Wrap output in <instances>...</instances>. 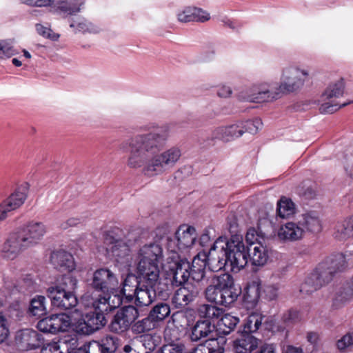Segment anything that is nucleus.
<instances>
[{
	"mask_svg": "<svg viewBox=\"0 0 353 353\" xmlns=\"http://www.w3.org/2000/svg\"><path fill=\"white\" fill-rule=\"evenodd\" d=\"M139 133L119 145L121 150L129 152L128 166L143 167V173L148 176L162 174L172 168L181 155L180 150L173 147L160 153L170 137V125L149 123L139 127Z\"/></svg>",
	"mask_w": 353,
	"mask_h": 353,
	"instance_id": "nucleus-1",
	"label": "nucleus"
},
{
	"mask_svg": "<svg viewBox=\"0 0 353 353\" xmlns=\"http://www.w3.org/2000/svg\"><path fill=\"white\" fill-rule=\"evenodd\" d=\"M77 283L76 277L63 274L47 288L46 295L50 302L48 313L54 310L60 312L52 313L39 320L37 325L39 331L57 334L68 330L71 325V319L63 311L73 309L78 304L76 292Z\"/></svg>",
	"mask_w": 353,
	"mask_h": 353,
	"instance_id": "nucleus-2",
	"label": "nucleus"
},
{
	"mask_svg": "<svg viewBox=\"0 0 353 353\" xmlns=\"http://www.w3.org/2000/svg\"><path fill=\"white\" fill-rule=\"evenodd\" d=\"M163 259V249L156 243L141 246L136 256V272L139 282L134 296L137 306H148L157 296L155 287L159 279L160 263Z\"/></svg>",
	"mask_w": 353,
	"mask_h": 353,
	"instance_id": "nucleus-3",
	"label": "nucleus"
},
{
	"mask_svg": "<svg viewBox=\"0 0 353 353\" xmlns=\"http://www.w3.org/2000/svg\"><path fill=\"white\" fill-rule=\"evenodd\" d=\"M308 76V72L300 70L299 68L288 66L283 69L280 79V84L272 87L271 84L262 83L254 85L249 93L242 97L245 101L254 103H261L277 99L281 94H288L299 90L304 85L305 79Z\"/></svg>",
	"mask_w": 353,
	"mask_h": 353,
	"instance_id": "nucleus-4",
	"label": "nucleus"
},
{
	"mask_svg": "<svg viewBox=\"0 0 353 353\" xmlns=\"http://www.w3.org/2000/svg\"><path fill=\"white\" fill-rule=\"evenodd\" d=\"M353 266V253H338L327 257L305 278L300 287L302 294H310L331 281L337 272Z\"/></svg>",
	"mask_w": 353,
	"mask_h": 353,
	"instance_id": "nucleus-5",
	"label": "nucleus"
},
{
	"mask_svg": "<svg viewBox=\"0 0 353 353\" xmlns=\"http://www.w3.org/2000/svg\"><path fill=\"white\" fill-rule=\"evenodd\" d=\"M268 250L261 241L253 248H245L244 243L237 247V249L232 252L230 257H226L219 263V268L225 271L238 272L244 268L250 262L255 267H262L268 261L269 258Z\"/></svg>",
	"mask_w": 353,
	"mask_h": 353,
	"instance_id": "nucleus-6",
	"label": "nucleus"
},
{
	"mask_svg": "<svg viewBox=\"0 0 353 353\" xmlns=\"http://www.w3.org/2000/svg\"><path fill=\"white\" fill-rule=\"evenodd\" d=\"M84 6L82 0H59L53 6L54 13L67 19L69 26L75 34H97L100 28L85 17L77 15Z\"/></svg>",
	"mask_w": 353,
	"mask_h": 353,
	"instance_id": "nucleus-7",
	"label": "nucleus"
},
{
	"mask_svg": "<svg viewBox=\"0 0 353 353\" xmlns=\"http://www.w3.org/2000/svg\"><path fill=\"white\" fill-rule=\"evenodd\" d=\"M263 318L261 314L252 312L239 325L233 341L235 353H251L258 347L261 341L254 334L260 329Z\"/></svg>",
	"mask_w": 353,
	"mask_h": 353,
	"instance_id": "nucleus-8",
	"label": "nucleus"
},
{
	"mask_svg": "<svg viewBox=\"0 0 353 353\" xmlns=\"http://www.w3.org/2000/svg\"><path fill=\"white\" fill-rule=\"evenodd\" d=\"M228 230L231 235L230 239L225 236H219L212 245V250H218V263H222L226 257H230L234 252L243 244V236L240 234L237 218L234 214H230L227 218Z\"/></svg>",
	"mask_w": 353,
	"mask_h": 353,
	"instance_id": "nucleus-9",
	"label": "nucleus"
},
{
	"mask_svg": "<svg viewBox=\"0 0 353 353\" xmlns=\"http://www.w3.org/2000/svg\"><path fill=\"white\" fill-rule=\"evenodd\" d=\"M214 252L218 253V250H212V246L208 252L203 251L199 252L194 258L192 263L189 262L190 269V278L196 282L203 281L206 275V268L214 272L215 270L210 267V263L214 261H217V258L214 257ZM219 263L217 262V268H219ZM218 270H220L218 268Z\"/></svg>",
	"mask_w": 353,
	"mask_h": 353,
	"instance_id": "nucleus-10",
	"label": "nucleus"
},
{
	"mask_svg": "<svg viewBox=\"0 0 353 353\" xmlns=\"http://www.w3.org/2000/svg\"><path fill=\"white\" fill-rule=\"evenodd\" d=\"M105 243L108 254L114 258L118 263H123L128 261L132 246L131 240L126 241L117 239L109 232L105 235Z\"/></svg>",
	"mask_w": 353,
	"mask_h": 353,
	"instance_id": "nucleus-11",
	"label": "nucleus"
},
{
	"mask_svg": "<svg viewBox=\"0 0 353 353\" xmlns=\"http://www.w3.org/2000/svg\"><path fill=\"white\" fill-rule=\"evenodd\" d=\"M88 282L92 289L103 294H108L114 290L118 283L116 275L108 268L95 270Z\"/></svg>",
	"mask_w": 353,
	"mask_h": 353,
	"instance_id": "nucleus-12",
	"label": "nucleus"
},
{
	"mask_svg": "<svg viewBox=\"0 0 353 353\" xmlns=\"http://www.w3.org/2000/svg\"><path fill=\"white\" fill-rule=\"evenodd\" d=\"M29 188L30 185L28 182L23 183L0 203V221L5 220L10 212L19 208L23 204L27 198Z\"/></svg>",
	"mask_w": 353,
	"mask_h": 353,
	"instance_id": "nucleus-13",
	"label": "nucleus"
},
{
	"mask_svg": "<svg viewBox=\"0 0 353 353\" xmlns=\"http://www.w3.org/2000/svg\"><path fill=\"white\" fill-rule=\"evenodd\" d=\"M226 272L219 274L218 286L221 289L223 305L228 307L237 300L242 290L239 285H235L234 278L228 273L229 271Z\"/></svg>",
	"mask_w": 353,
	"mask_h": 353,
	"instance_id": "nucleus-14",
	"label": "nucleus"
},
{
	"mask_svg": "<svg viewBox=\"0 0 353 353\" xmlns=\"http://www.w3.org/2000/svg\"><path fill=\"white\" fill-rule=\"evenodd\" d=\"M18 347L23 351L36 350L45 346V339L42 334L32 329L19 330L15 336Z\"/></svg>",
	"mask_w": 353,
	"mask_h": 353,
	"instance_id": "nucleus-15",
	"label": "nucleus"
},
{
	"mask_svg": "<svg viewBox=\"0 0 353 353\" xmlns=\"http://www.w3.org/2000/svg\"><path fill=\"white\" fill-rule=\"evenodd\" d=\"M215 325L209 319H199L191 328L190 339L192 342L207 343L212 342L215 338Z\"/></svg>",
	"mask_w": 353,
	"mask_h": 353,
	"instance_id": "nucleus-16",
	"label": "nucleus"
},
{
	"mask_svg": "<svg viewBox=\"0 0 353 353\" xmlns=\"http://www.w3.org/2000/svg\"><path fill=\"white\" fill-rule=\"evenodd\" d=\"M30 247L21 230L10 234L2 248L3 256L8 259H15L20 252Z\"/></svg>",
	"mask_w": 353,
	"mask_h": 353,
	"instance_id": "nucleus-17",
	"label": "nucleus"
},
{
	"mask_svg": "<svg viewBox=\"0 0 353 353\" xmlns=\"http://www.w3.org/2000/svg\"><path fill=\"white\" fill-rule=\"evenodd\" d=\"M189 261L187 259L178 258L172 263L168 265V270L165 272V274L170 276L172 282L175 283L176 287L190 283V273L188 272Z\"/></svg>",
	"mask_w": 353,
	"mask_h": 353,
	"instance_id": "nucleus-18",
	"label": "nucleus"
},
{
	"mask_svg": "<svg viewBox=\"0 0 353 353\" xmlns=\"http://www.w3.org/2000/svg\"><path fill=\"white\" fill-rule=\"evenodd\" d=\"M105 301L106 299L104 298L96 299L92 303L94 310L87 313L84 316L94 332L101 329L107 323L105 312L108 311V305H106Z\"/></svg>",
	"mask_w": 353,
	"mask_h": 353,
	"instance_id": "nucleus-19",
	"label": "nucleus"
},
{
	"mask_svg": "<svg viewBox=\"0 0 353 353\" xmlns=\"http://www.w3.org/2000/svg\"><path fill=\"white\" fill-rule=\"evenodd\" d=\"M198 295V290L192 283L180 285L172 297V303L175 308L183 309L194 301Z\"/></svg>",
	"mask_w": 353,
	"mask_h": 353,
	"instance_id": "nucleus-20",
	"label": "nucleus"
},
{
	"mask_svg": "<svg viewBox=\"0 0 353 353\" xmlns=\"http://www.w3.org/2000/svg\"><path fill=\"white\" fill-rule=\"evenodd\" d=\"M353 299V276L350 281L336 285L332 296V307L338 309Z\"/></svg>",
	"mask_w": 353,
	"mask_h": 353,
	"instance_id": "nucleus-21",
	"label": "nucleus"
},
{
	"mask_svg": "<svg viewBox=\"0 0 353 353\" xmlns=\"http://www.w3.org/2000/svg\"><path fill=\"white\" fill-rule=\"evenodd\" d=\"M88 345L90 353H115L120 345V340L117 336L108 335L99 341H92Z\"/></svg>",
	"mask_w": 353,
	"mask_h": 353,
	"instance_id": "nucleus-22",
	"label": "nucleus"
},
{
	"mask_svg": "<svg viewBox=\"0 0 353 353\" xmlns=\"http://www.w3.org/2000/svg\"><path fill=\"white\" fill-rule=\"evenodd\" d=\"M261 297V281L256 279L248 282L244 288L243 303L247 309L254 308Z\"/></svg>",
	"mask_w": 353,
	"mask_h": 353,
	"instance_id": "nucleus-23",
	"label": "nucleus"
},
{
	"mask_svg": "<svg viewBox=\"0 0 353 353\" xmlns=\"http://www.w3.org/2000/svg\"><path fill=\"white\" fill-rule=\"evenodd\" d=\"M50 261L54 268L60 272H70L75 268L73 256L63 250L54 251L51 254Z\"/></svg>",
	"mask_w": 353,
	"mask_h": 353,
	"instance_id": "nucleus-24",
	"label": "nucleus"
},
{
	"mask_svg": "<svg viewBox=\"0 0 353 353\" xmlns=\"http://www.w3.org/2000/svg\"><path fill=\"white\" fill-rule=\"evenodd\" d=\"M179 21L182 23H188L191 21H196L204 23L210 19V14L202 8L188 6L183 10L177 14Z\"/></svg>",
	"mask_w": 353,
	"mask_h": 353,
	"instance_id": "nucleus-25",
	"label": "nucleus"
},
{
	"mask_svg": "<svg viewBox=\"0 0 353 353\" xmlns=\"http://www.w3.org/2000/svg\"><path fill=\"white\" fill-rule=\"evenodd\" d=\"M21 233L27 239V243L32 246L37 243L46 232V225L41 222L30 221L23 229Z\"/></svg>",
	"mask_w": 353,
	"mask_h": 353,
	"instance_id": "nucleus-26",
	"label": "nucleus"
},
{
	"mask_svg": "<svg viewBox=\"0 0 353 353\" xmlns=\"http://www.w3.org/2000/svg\"><path fill=\"white\" fill-rule=\"evenodd\" d=\"M304 233V228L300 226L299 222H288L280 228L278 236L283 241H295L301 239Z\"/></svg>",
	"mask_w": 353,
	"mask_h": 353,
	"instance_id": "nucleus-27",
	"label": "nucleus"
},
{
	"mask_svg": "<svg viewBox=\"0 0 353 353\" xmlns=\"http://www.w3.org/2000/svg\"><path fill=\"white\" fill-rule=\"evenodd\" d=\"M138 282H139V273L129 274L126 276L122 283L123 287L119 291L124 298L125 303H130L134 301L137 288H138Z\"/></svg>",
	"mask_w": 353,
	"mask_h": 353,
	"instance_id": "nucleus-28",
	"label": "nucleus"
},
{
	"mask_svg": "<svg viewBox=\"0 0 353 353\" xmlns=\"http://www.w3.org/2000/svg\"><path fill=\"white\" fill-rule=\"evenodd\" d=\"M176 237L178 238V243L185 250L192 247L196 239L197 234L193 226L181 225L176 231Z\"/></svg>",
	"mask_w": 353,
	"mask_h": 353,
	"instance_id": "nucleus-29",
	"label": "nucleus"
},
{
	"mask_svg": "<svg viewBox=\"0 0 353 353\" xmlns=\"http://www.w3.org/2000/svg\"><path fill=\"white\" fill-rule=\"evenodd\" d=\"M300 226L304 228L305 232L319 233L322 230L321 222L319 214L315 211H310L302 215L299 221Z\"/></svg>",
	"mask_w": 353,
	"mask_h": 353,
	"instance_id": "nucleus-30",
	"label": "nucleus"
},
{
	"mask_svg": "<svg viewBox=\"0 0 353 353\" xmlns=\"http://www.w3.org/2000/svg\"><path fill=\"white\" fill-rule=\"evenodd\" d=\"M47 298L42 295H36L30 301L28 314L31 316L41 318L48 314L49 310L47 306Z\"/></svg>",
	"mask_w": 353,
	"mask_h": 353,
	"instance_id": "nucleus-31",
	"label": "nucleus"
},
{
	"mask_svg": "<svg viewBox=\"0 0 353 353\" xmlns=\"http://www.w3.org/2000/svg\"><path fill=\"white\" fill-rule=\"evenodd\" d=\"M218 279L219 275L213 274L212 277V284L209 285L205 290V296L206 299L214 303L216 305H223V299L221 291V289L218 286Z\"/></svg>",
	"mask_w": 353,
	"mask_h": 353,
	"instance_id": "nucleus-32",
	"label": "nucleus"
},
{
	"mask_svg": "<svg viewBox=\"0 0 353 353\" xmlns=\"http://www.w3.org/2000/svg\"><path fill=\"white\" fill-rule=\"evenodd\" d=\"M334 236L339 241L353 236V216L337 223Z\"/></svg>",
	"mask_w": 353,
	"mask_h": 353,
	"instance_id": "nucleus-33",
	"label": "nucleus"
},
{
	"mask_svg": "<svg viewBox=\"0 0 353 353\" xmlns=\"http://www.w3.org/2000/svg\"><path fill=\"white\" fill-rule=\"evenodd\" d=\"M240 320L238 317L230 314H225L222 316L219 321V331L223 335H228L234 332Z\"/></svg>",
	"mask_w": 353,
	"mask_h": 353,
	"instance_id": "nucleus-34",
	"label": "nucleus"
},
{
	"mask_svg": "<svg viewBox=\"0 0 353 353\" xmlns=\"http://www.w3.org/2000/svg\"><path fill=\"white\" fill-rule=\"evenodd\" d=\"M116 314H119L122 323L126 324L129 329L132 323L139 316V312L136 306L132 305H125L117 310Z\"/></svg>",
	"mask_w": 353,
	"mask_h": 353,
	"instance_id": "nucleus-35",
	"label": "nucleus"
},
{
	"mask_svg": "<svg viewBox=\"0 0 353 353\" xmlns=\"http://www.w3.org/2000/svg\"><path fill=\"white\" fill-rule=\"evenodd\" d=\"M157 323L156 319L153 316H151L150 312H149L148 316L143 319L136 322L134 321V323L132 325V330L134 332L139 334L144 333L153 330Z\"/></svg>",
	"mask_w": 353,
	"mask_h": 353,
	"instance_id": "nucleus-36",
	"label": "nucleus"
},
{
	"mask_svg": "<svg viewBox=\"0 0 353 353\" xmlns=\"http://www.w3.org/2000/svg\"><path fill=\"white\" fill-rule=\"evenodd\" d=\"M199 314L203 319H218L223 315L224 310L215 305L203 304L199 308Z\"/></svg>",
	"mask_w": 353,
	"mask_h": 353,
	"instance_id": "nucleus-37",
	"label": "nucleus"
},
{
	"mask_svg": "<svg viewBox=\"0 0 353 353\" xmlns=\"http://www.w3.org/2000/svg\"><path fill=\"white\" fill-rule=\"evenodd\" d=\"M294 204L290 199L283 197L277 203L276 215L280 218H288L294 214Z\"/></svg>",
	"mask_w": 353,
	"mask_h": 353,
	"instance_id": "nucleus-38",
	"label": "nucleus"
},
{
	"mask_svg": "<svg viewBox=\"0 0 353 353\" xmlns=\"http://www.w3.org/2000/svg\"><path fill=\"white\" fill-rule=\"evenodd\" d=\"M301 320V315L300 312L294 308H290L283 312L281 321L283 326L285 330L289 327H292L294 325L299 323Z\"/></svg>",
	"mask_w": 353,
	"mask_h": 353,
	"instance_id": "nucleus-39",
	"label": "nucleus"
},
{
	"mask_svg": "<svg viewBox=\"0 0 353 353\" xmlns=\"http://www.w3.org/2000/svg\"><path fill=\"white\" fill-rule=\"evenodd\" d=\"M344 89V79L341 78L336 82L330 84L323 92V95L327 99H330L333 97L338 98L343 95Z\"/></svg>",
	"mask_w": 353,
	"mask_h": 353,
	"instance_id": "nucleus-40",
	"label": "nucleus"
},
{
	"mask_svg": "<svg viewBox=\"0 0 353 353\" xmlns=\"http://www.w3.org/2000/svg\"><path fill=\"white\" fill-rule=\"evenodd\" d=\"M150 312L151 316H153L156 321L159 322L170 315V307L166 303L159 302L152 308Z\"/></svg>",
	"mask_w": 353,
	"mask_h": 353,
	"instance_id": "nucleus-41",
	"label": "nucleus"
},
{
	"mask_svg": "<svg viewBox=\"0 0 353 353\" xmlns=\"http://www.w3.org/2000/svg\"><path fill=\"white\" fill-rule=\"evenodd\" d=\"M99 298L106 299L105 304L108 305V310L110 311L119 307L125 302L123 296L120 293L114 294L112 291L108 292V294H103V296H99Z\"/></svg>",
	"mask_w": 353,
	"mask_h": 353,
	"instance_id": "nucleus-42",
	"label": "nucleus"
},
{
	"mask_svg": "<svg viewBox=\"0 0 353 353\" xmlns=\"http://www.w3.org/2000/svg\"><path fill=\"white\" fill-rule=\"evenodd\" d=\"M262 316L263 318L261 320V325H260V328L272 332H283L285 330V327L282 325L277 324L272 317H265L263 315Z\"/></svg>",
	"mask_w": 353,
	"mask_h": 353,
	"instance_id": "nucleus-43",
	"label": "nucleus"
},
{
	"mask_svg": "<svg viewBox=\"0 0 353 353\" xmlns=\"http://www.w3.org/2000/svg\"><path fill=\"white\" fill-rule=\"evenodd\" d=\"M73 330L79 335H90L94 332V328H92L84 317L74 324Z\"/></svg>",
	"mask_w": 353,
	"mask_h": 353,
	"instance_id": "nucleus-44",
	"label": "nucleus"
},
{
	"mask_svg": "<svg viewBox=\"0 0 353 353\" xmlns=\"http://www.w3.org/2000/svg\"><path fill=\"white\" fill-rule=\"evenodd\" d=\"M241 128L244 132H247L252 134H256L262 125V121L259 118H255L253 120H247L241 122Z\"/></svg>",
	"mask_w": 353,
	"mask_h": 353,
	"instance_id": "nucleus-45",
	"label": "nucleus"
},
{
	"mask_svg": "<svg viewBox=\"0 0 353 353\" xmlns=\"http://www.w3.org/2000/svg\"><path fill=\"white\" fill-rule=\"evenodd\" d=\"M109 329L111 332L118 334L123 333L128 330L126 324L122 323V320L119 315L116 313L112 316L109 325Z\"/></svg>",
	"mask_w": 353,
	"mask_h": 353,
	"instance_id": "nucleus-46",
	"label": "nucleus"
},
{
	"mask_svg": "<svg viewBox=\"0 0 353 353\" xmlns=\"http://www.w3.org/2000/svg\"><path fill=\"white\" fill-rule=\"evenodd\" d=\"M264 236L265 234L261 231L258 232L254 228L249 229L245 235V241L248 245L245 248H253L254 245H257V243L260 241L259 238L263 239Z\"/></svg>",
	"mask_w": 353,
	"mask_h": 353,
	"instance_id": "nucleus-47",
	"label": "nucleus"
},
{
	"mask_svg": "<svg viewBox=\"0 0 353 353\" xmlns=\"http://www.w3.org/2000/svg\"><path fill=\"white\" fill-rule=\"evenodd\" d=\"M212 139H220L225 142L232 140L229 125L216 128L212 132Z\"/></svg>",
	"mask_w": 353,
	"mask_h": 353,
	"instance_id": "nucleus-48",
	"label": "nucleus"
},
{
	"mask_svg": "<svg viewBox=\"0 0 353 353\" xmlns=\"http://www.w3.org/2000/svg\"><path fill=\"white\" fill-rule=\"evenodd\" d=\"M185 346L182 343H168L159 347L156 353H185Z\"/></svg>",
	"mask_w": 353,
	"mask_h": 353,
	"instance_id": "nucleus-49",
	"label": "nucleus"
},
{
	"mask_svg": "<svg viewBox=\"0 0 353 353\" xmlns=\"http://www.w3.org/2000/svg\"><path fill=\"white\" fill-rule=\"evenodd\" d=\"M35 28L37 33L45 38L54 41H57L59 38V34L52 32V30L50 28L43 26L40 23H37Z\"/></svg>",
	"mask_w": 353,
	"mask_h": 353,
	"instance_id": "nucleus-50",
	"label": "nucleus"
},
{
	"mask_svg": "<svg viewBox=\"0 0 353 353\" xmlns=\"http://www.w3.org/2000/svg\"><path fill=\"white\" fill-rule=\"evenodd\" d=\"M353 101H350L346 103H343L341 105L338 103H332L330 102H326L323 104L319 108L320 112L322 114H332L339 109H340L342 107H345L347 105L352 103Z\"/></svg>",
	"mask_w": 353,
	"mask_h": 353,
	"instance_id": "nucleus-51",
	"label": "nucleus"
},
{
	"mask_svg": "<svg viewBox=\"0 0 353 353\" xmlns=\"http://www.w3.org/2000/svg\"><path fill=\"white\" fill-rule=\"evenodd\" d=\"M168 281L169 283H164L161 286V284H159L157 288H155L157 296H161L163 299L168 297L174 287H176L175 283L172 282V279L170 276H169Z\"/></svg>",
	"mask_w": 353,
	"mask_h": 353,
	"instance_id": "nucleus-52",
	"label": "nucleus"
},
{
	"mask_svg": "<svg viewBox=\"0 0 353 353\" xmlns=\"http://www.w3.org/2000/svg\"><path fill=\"white\" fill-rule=\"evenodd\" d=\"M168 281L169 283H164L161 286V284H159L157 288H155L157 296H161L163 299L168 297L174 287H176L175 283L172 282V279L170 276H169Z\"/></svg>",
	"mask_w": 353,
	"mask_h": 353,
	"instance_id": "nucleus-53",
	"label": "nucleus"
},
{
	"mask_svg": "<svg viewBox=\"0 0 353 353\" xmlns=\"http://www.w3.org/2000/svg\"><path fill=\"white\" fill-rule=\"evenodd\" d=\"M278 296V289L273 285H265L261 288V298L272 301L276 299Z\"/></svg>",
	"mask_w": 353,
	"mask_h": 353,
	"instance_id": "nucleus-54",
	"label": "nucleus"
},
{
	"mask_svg": "<svg viewBox=\"0 0 353 353\" xmlns=\"http://www.w3.org/2000/svg\"><path fill=\"white\" fill-rule=\"evenodd\" d=\"M20 288V291H21L23 293L32 292L34 290V281L30 274H27L25 276L22 280Z\"/></svg>",
	"mask_w": 353,
	"mask_h": 353,
	"instance_id": "nucleus-55",
	"label": "nucleus"
},
{
	"mask_svg": "<svg viewBox=\"0 0 353 353\" xmlns=\"http://www.w3.org/2000/svg\"><path fill=\"white\" fill-rule=\"evenodd\" d=\"M17 54L16 50L6 41H0V58L10 57Z\"/></svg>",
	"mask_w": 353,
	"mask_h": 353,
	"instance_id": "nucleus-56",
	"label": "nucleus"
},
{
	"mask_svg": "<svg viewBox=\"0 0 353 353\" xmlns=\"http://www.w3.org/2000/svg\"><path fill=\"white\" fill-rule=\"evenodd\" d=\"M9 335L7 319L0 312V343H3Z\"/></svg>",
	"mask_w": 353,
	"mask_h": 353,
	"instance_id": "nucleus-57",
	"label": "nucleus"
},
{
	"mask_svg": "<svg viewBox=\"0 0 353 353\" xmlns=\"http://www.w3.org/2000/svg\"><path fill=\"white\" fill-rule=\"evenodd\" d=\"M23 3L32 6H50L54 12L53 6L59 1L54 3V0H22Z\"/></svg>",
	"mask_w": 353,
	"mask_h": 353,
	"instance_id": "nucleus-58",
	"label": "nucleus"
},
{
	"mask_svg": "<svg viewBox=\"0 0 353 353\" xmlns=\"http://www.w3.org/2000/svg\"><path fill=\"white\" fill-rule=\"evenodd\" d=\"M353 345V334L347 333L344 335L336 343V346L339 350H343L346 347Z\"/></svg>",
	"mask_w": 353,
	"mask_h": 353,
	"instance_id": "nucleus-59",
	"label": "nucleus"
},
{
	"mask_svg": "<svg viewBox=\"0 0 353 353\" xmlns=\"http://www.w3.org/2000/svg\"><path fill=\"white\" fill-rule=\"evenodd\" d=\"M178 238L176 237V232L174 233V235L171 236H168L166 238L167 241V248L168 250L171 252L176 253L178 250H183V248L180 247V245L178 243Z\"/></svg>",
	"mask_w": 353,
	"mask_h": 353,
	"instance_id": "nucleus-60",
	"label": "nucleus"
},
{
	"mask_svg": "<svg viewBox=\"0 0 353 353\" xmlns=\"http://www.w3.org/2000/svg\"><path fill=\"white\" fill-rule=\"evenodd\" d=\"M208 353H224V347L219 345L216 339L212 340V342L208 344Z\"/></svg>",
	"mask_w": 353,
	"mask_h": 353,
	"instance_id": "nucleus-61",
	"label": "nucleus"
},
{
	"mask_svg": "<svg viewBox=\"0 0 353 353\" xmlns=\"http://www.w3.org/2000/svg\"><path fill=\"white\" fill-rule=\"evenodd\" d=\"M232 139L241 137L244 133L241 122L229 125Z\"/></svg>",
	"mask_w": 353,
	"mask_h": 353,
	"instance_id": "nucleus-62",
	"label": "nucleus"
},
{
	"mask_svg": "<svg viewBox=\"0 0 353 353\" xmlns=\"http://www.w3.org/2000/svg\"><path fill=\"white\" fill-rule=\"evenodd\" d=\"M208 347L207 343H198L188 353H208Z\"/></svg>",
	"mask_w": 353,
	"mask_h": 353,
	"instance_id": "nucleus-63",
	"label": "nucleus"
},
{
	"mask_svg": "<svg viewBox=\"0 0 353 353\" xmlns=\"http://www.w3.org/2000/svg\"><path fill=\"white\" fill-rule=\"evenodd\" d=\"M255 353H275V346L274 344L265 343Z\"/></svg>",
	"mask_w": 353,
	"mask_h": 353,
	"instance_id": "nucleus-64",
	"label": "nucleus"
}]
</instances>
